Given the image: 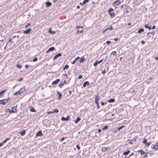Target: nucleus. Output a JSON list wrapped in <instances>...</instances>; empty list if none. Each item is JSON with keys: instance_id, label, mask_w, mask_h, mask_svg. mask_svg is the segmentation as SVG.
I'll use <instances>...</instances> for the list:
<instances>
[{"instance_id": "1", "label": "nucleus", "mask_w": 158, "mask_h": 158, "mask_svg": "<svg viewBox=\"0 0 158 158\" xmlns=\"http://www.w3.org/2000/svg\"><path fill=\"white\" fill-rule=\"evenodd\" d=\"M17 106H13L12 107V110L10 109H8L7 111L9 112L10 113H15L17 112L16 108Z\"/></svg>"}, {"instance_id": "2", "label": "nucleus", "mask_w": 158, "mask_h": 158, "mask_svg": "<svg viewBox=\"0 0 158 158\" xmlns=\"http://www.w3.org/2000/svg\"><path fill=\"white\" fill-rule=\"evenodd\" d=\"M113 10V9L112 8H110L108 10V13L110 14V17L113 18L115 16V14L113 12H111Z\"/></svg>"}, {"instance_id": "3", "label": "nucleus", "mask_w": 158, "mask_h": 158, "mask_svg": "<svg viewBox=\"0 0 158 158\" xmlns=\"http://www.w3.org/2000/svg\"><path fill=\"white\" fill-rule=\"evenodd\" d=\"M9 101H10V99L9 98L0 100V104L5 105L6 103L8 102Z\"/></svg>"}, {"instance_id": "4", "label": "nucleus", "mask_w": 158, "mask_h": 158, "mask_svg": "<svg viewBox=\"0 0 158 158\" xmlns=\"http://www.w3.org/2000/svg\"><path fill=\"white\" fill-rule=\"evenodd\" d=\"M127 141L128 142V144H132L133 142L136 141V138H134L131 139H128Z\"/></svg>"}, {"instance_id": "5", "label": "nucleus", "mask_w": 158, "mask_h": 158, "mask_svg": "<svg viewBox=\"0 0 158 158\" xmlns=\"http://www.w3.org/2000/svg\"><path fill=\"white\" fill-rule=\"evenodd\" d=\"M100 99L99 94H98L95 97V104H97L98 103V100Z\"/></svg>"}, {"instance_id": "6", "label": "nucleus", "mask_w": 158, "mask_h": 158, "mask_svg": "<svg viewBox=\"0 0 158 158\" xmlns=\"http://www.w3.org/2000/svg\"><path fill=\"white\" fill-rule=\"evenodd\" d=\"M110 148L109 147H103L102 148V151L103 152H107L108 150H110Z\"/></svg>"}, {"instance_id": "7", "label": "nucleus", "mask_w": 158, "mask_h": 158, "mask_svg": "<svg viewBox=\"0 0 158 158\" xmlns=\"http://www.w3.org/2000/svg\"><path fill=\"white\" fill-rule=\"evenodd\" d=\"M43 135L42 131L41 130L39 131L36 134L37 137L41 136Z\"/></svg>"}, {"instance_id": "8", "label": "nucleus", "mask_w": 158, "mask_h": 158, "mask_svg": "<svg viewBox=\"0 0 158 158\" xmlns=\"http://www.w3.org/2000/svg\"><path fill=\"white\" fill-rule=\"evenodd\" d=\"M31 30V28H29L26 30L23 31V33L24 34H28L30 33V32Z\"/></svg>"}, {"instance_id": "9", "label": "nucleus", "mask_w": 158, "mask_h": 158, "mask_svg": "<svg viewBox=\"0 0 158 158\" xmlns=\"http://www.w3.org/2000/svg\"><path fill=\"white\" fill-rule=\"evenodd\" d=\"M57 94L58 95V97L57 98V99L58 100H60L61 99V98L62 97V95L59 91H57Z\"/></svg>"}, {"instance_id": "10", "label": "nucleus", "mask_w": 158, "mask_h": 158, "mask_svg": "<svg viewBox=\"0 0 158 158\" xmlns=\"http://www.w3.org/2000/svg\"><path fill=\"white\" fill-rule=\"evenodd\" d=\"M62 56V53H59L58 54L56 55L53 58V60H56L58 57H60Z\"/></svg>"}, {"instance_id": "11", "label": "nucleus", "mask_w": 158, "mask_h": 158, "mask_svg": "<svg viewBox=\"0 0 158 158\" xmlns=\"http://www.w3.org/2000/svg\"><path fill=\"white\" fill-rule=\"evenodd\" d=\"M60 81V79H56L55 81H54L52 82V84L53 85H56Z\"/></svg>"}, {"instance_id": "12", "label": "nucleus", "mask_w": 158, "mask_h": 158, "mask_svg": "<svg viewBox=\"0 0 158 158\" xmlns=\"http://www.w3.org/2000/svg\"><path fill=\"white\" fill-rule=\"evenodd\" d=\"M55 49V48L54 47H51L49 48L46 51V52L47 53H48L54 50Z\"/></svg>"}, {"instance_id": "13", "label": "nucleus", "mask_w": 158, "mask_h": 158, "mask_svg": "<svg viewBox=\"0 0 158 158\" xmlns=\"http://www.w3.org/2000/svg\"><path fill=\"white\" fill-rule=\"evenodd\" d=\"M69 118L70 117L69 116H68L66 118H65L64 117H62L61 118V119L62 121H68L69 119Z\"/></svg>"}, {"instance_id": "14", "label": "nucleus", "mask_w": 158, "mask_h": 158, "mask_svg": "<svg viewBox=\"0 0 158 158\" xmlns=\"http://www.w3.org/2000/svg\"><path fill=\"white\" fill-rule=\"evenodd\" d=\"M26 130H23L22 131H20L19 132L21 135L24 136L26 133Z\"/></svg>"}, {"instance_id": "15", "label": "nucleus", "mask_w": 158, "mask_h": 158, "mask_svg": "<svg viewBox=\"0 0 158 158\" xmlns=\"http://www.w3.org/2000/svg\"><path fill=\"white\" fill-rule=\"evenodd\" d=\"M89 82L88 81H85L83 84V87H85L86 85L89 86Z\"/></svg>"}, {"instance_id": "16", "label": "nucleus", "mask_w": 158, "mask_h": 158, "mask_svg": "<svg viewBox=\"0 0 158 158\" xmlns=\"http://www.w3.org/2000/svg\"><path fill=\"white\" fill-rule=\"evenodd\" d=\"M21 93H22L24 92H26L27 90L24 88H21L19 90Z\"/></svg>"}, {"instance_id": "17", "label": "nucleus", "mask_w": 158, "mask_h": 158, "mask_svg": "<svg viewBox=\"0 0 158 158\" xmlns=\"http://www.w3.org/2000/svg\"><path fill=\"white\" fill-rule=\"evenodd\" d=\"M114 4H116L117 6H118L120 4V0H117L114 2Z\"/></svg>"}, {"instance_id": "18", "label": "nucleus", "mask_w": 158, "mask_h": 158, "mask_svg": "<svg viewBox=\"0 0 158 158\" xmlns=\"http://www.w3.org/2000/svg\"><path fill=\"white\" fill-rule=\"evenodd\" d=\"M151 148L155 150H157L158 149V145H157L156 144L155 145H152L151 146Z\"/></svg>"}, {"instance_id": "19", "label": "nucleus", "mask_w": 158, "mask_h": 158, "mask_svg": "<svg viewBox=\"0 0 158 158\" xmlns=\"http://www.w3.org/2000/svg\"><path fill=\"white\" fill-rule=\"evenodd\" d=\"M45 4L47 7H50L52 5V3L48 1L45 3Z\"/></svg>"}, {"instance_id": "20", "label": "nucleus", "mask_w": 158, "mask_h": 158, "mask_svg": "<svg viewBox=\"0 0 158 158\" xmlns=\"http://www.w3.org/2000/svg\"><path fill=\"white\" fill-rule=\"evenodd\" d=\"M83 32V30H81V29H80V28L78 29V30H77L76 32L78 34H80L82 33Z\"/></svg>"}, {"instance_id": "21", "label": "nucleus", "mask_w": 158, "mask_h": 158, "mask_svg": "<svg viewBox=\"0 0 158 158\" xmlns=\"http://www.w3.org/2000/svg\"><path fill=\"white\" fill-rule=\"evenodd\" d=\"M130 152V150H127V152H124L123 153V155L125 156L127 155Z\"/></svg>"}, {"instance_id": "22", "label": "nucleus", "mask_w": 158, "mask_h": 158, "mask_svg": "<svg viewBox=\"0 0 158 158\" xmlns=\"http://www.w3.org/2000/svg\"><path fill=\"white\" fill-rule=\"evenodd\" d=\"M7 91L6 89H5L2 90V91L0 92V96H2L4 94V93L6 92Z\"/></svg>"}, {"instance_id": "23", "label": "nucleus", "mask_w": 158, "mask_h": 158, "mask_svg": "<svg viewBox=\"0 0 158 158\" xmlns=\"http://www.w3.org/2000/svg\"><path fill=\"white\" fill-rule=\"evenodd\" d=\"M138 152H140V154L141 156L143 155L146 154L147 153H145L144 152L143 150H138L137 151Z\"/></svg>"}, {"instance_id": "24", "label": "nucleus", "mask_w": 158, "mask_h": 158, "mask_svg": "<svg viewBox=\"0 0 158 158\" xmlns=\"http://www.w3.org/2000/svg\"><path fill=\"white\" fill-rule=\"evenodd\" d=\"M113 58L114 56H111V55H110L109 57V60L108 61L109 62L112 61L113 60Z\"/></svg>"}, {"instance_id": "25", "label": "nucleus", "mask_w": 158, "mask_h": 158, "mask_svg": "<svg viewBox=\"0 0 158 158\" xmlns=\"http://www.w3.org/2000/svg\"><path fill=\"white\" fill-rule=\"evenodd\" d=\"M144 27L146 28H148L149 30H150L151 29V26H149L148 24H146V23L145 24Z\"/></svg>"}, {"instance_id": "26", "label": "nucleus", "mask_w": 158, "mask_h": 158, "mask_svg": "<svg viewBox=\"0 0 158 158\" xmlns=\"http://www.w3.org/2000/svg\"><path fill=\"white\" fill-rule=\"evenodd\" d=\"M144 30L143 28H140L139 29L138 31V32L139 34H140L141 32H143Z\"/></svg>"}, {"instance_id": "27", "label": "nucleus", "mask_w": 158, "mask_h": 158, "mask_svg": "<svg viewBox=\"0 0 158 158\" xmlns=\"http://www.w3.org/2000/svg\"><path fill=\"white\" fill-rule=\"evenodd\" d=\"M85 59L83 57H81V59H80L79 61L80 63H83L84 60H85Z\"/></svg>"}, {"instance_id": "28", "label": "nucleus", "mask_w": 158, "mask_h": 158, "mask_svg": "<svg viewBox=\"0 0 158 158\" xmlns=\"http://www.w3.org/2000/svg\"><path fill=\"white\" fill-rule=\"evenodd\" d=\"M81 118L79 117H77L75 122V123H78L81 120Z\"/></svg>"}, {"instance_id": "29", "label": "nucleus", "mask_w": 158, "mask_h": 158, "mask_svg": "<svg viewBox=\"0 0 158 158\" xmlns=\"http://www.w3.org/2000/svg\"><path fill=\"white\" fill-rule=\"evenodd\" d=\"M49 33L52 34H55L56 33V32L55 31H52L50 29H49L48 31Z\"/></svg>"}, {"instance_id": "30", "label": "nucleus", "mask_w": 158, "mask_h": 158, "mask_svg": "<svg viewBox=\"0 0 158 158\" xmlns=\"http://www.w3.org/2000/svg\"><path fill=\"white\" fill-rule=\"evenodd\" d=\"M115 101L114 99L111 98L110 100L108 101V102L109 103H111L112 102H114Z\"/></svg>"}, {"instance_id": "31", "label": "nucleus", "mask_w": 158, "mask_h": 158, "mask_svg": "<svg viewBox=\"0 0 158 158\" xmlns=\"http://www.w3.org/2000/svg\"><path fill=\"white\" fill-rule=\"evenodd\" d=\"M21 94V93H20L19 90L18 91L15 92L14 93V95H17L18 94Z\"/></svg>"}, {"instance_id": "32", "label": "nucleus", "mask_w": 158, "mask_h": 158, "mask_svg": "<svg viewBox=\"0 0 158 158\" xmlns=\"http://www.w3.org/2000/svg\"><path fill=\"white\" fill-rule=\"evenodd\" d=\"M64 84L63 83V82L61 81L59 85L58 86L60 88H61L62 86H63Z\"/></svg>"}, {"instance_id": "33", "label": "nucleus", "mask_w": 158, "mask_h": 158, "mask_svg": "<svg viewBox=\"0 0 158 158\" xmlns=\"http://www.w3.org/2000/svg\"><path fill=\"white\" fill-rule=\"evenodd\" d=\"M30 110L32 112H36L35 108L33 107H31L30 109Z\"/></svg>"}, {"instance_id": "34", "label": "nucleus", "mask_w": 158, "mask_h": 158, "mask_svg": "<svg viewBox=\"0 0 158 158\" xmlns=\"http://www.w3.org/2000/svg\"><path fill=\"white\" fill-rule=\"evenodd\" d=\"M69 68V65L67 64L64 66V67L63 68V70H64L66 69H67Z\"/></svg>"}, {"instance_id": "35", "label": "nucleus", "mask_w": 158, "mask_h": 158, "mask_svg": "<svg viewBox=\"0 0 158 158\" xmlns=\"http://www.w3.org/2000/svg\"><path fill=\"white\" fill-rule=\"evenodd\" d=\"M59 112V110L57 109H54V111H53V112L54 113H57Z\"/></svg>"}, {"instance_id": "36", "label": "nucleus", "mask_w": 158, "mask_h": 158, "mask_svg": "<svg viewBox=\"0 0 158 158\" xmlns=\"http://www.w3.org/2000/svg\"><path fill=\"white\" fill-rule=\"evenodd\" d=\"M89 0H84L83 1V4H85L86 2H88Z\"/></svg>"}, {"instance_id": "37", "label": "nucleus", "mask_w": 158, "mask_h": 158, "mask_svg": "<svg viewBox=\"0 0 158 158\" xmlns=\"http://www.w3.org/2000/svg\"><path fill=\"white\" fill-rule=\"evenodd\" d=\"M16 66L17 67H18L19 69H21L22 66L21 65H19V64H17L16 65Z\"/></svg>"}, {"instance_id": "38", "label": "nucleus", "mask_w": 158, "mask_h": 158, "mask_svg": "<svg viewBox=\"0 0 158 158\" xmlns=\"http://www.w3.org/2000/svg\"><path fill=\"white\" fill-rule=\"evenodd\" d=\"M102 61H103L102 60H101L100 61H96V63H97V64H100V63L102 62Z\"/></svg>"}, {"instance_id": "39", "label": "nucleus", "mask_w": 158, "mask_h": 158, "mask_svg": "<svg viewBox=\"0 0 158 158\" xmlns=\"http://www.w3.org/2000/svg\"><path fill=\"white\" fill-rule=\"evenodd\" d=\"M124 127V126H122L119 127H118V131H120V130L121 129H122L123 127Z\"/></svg>"}, {"instance_id": "40", "label": "nucleus", "mask_w": 158, "mask_h": 158, "mask_svg": "<svg viewBox=\"0 0 158 158\" xmlns=\"http://www.w3.org/2000/svg\"><path fill=\"white\" fill-rule=\"evenodd\" d=\"M116 53V51H113L111 52V53L110 55H111V56H112V55H113V56H114V55Z\"/></svg>"}, {"instance_id": "41", "label": "nucleus", "mask_w": 158, "mask_h": 158, "mask_svg": "<svg viewBox=\"0 0 158 158\" xmlns=\"http://www.w3.org/2000/svg\"><path fill=\"white\" fill-rule=\"evenodd\" d=\"M108 128V126L107 125H106L105 127L102 128V130H105L106 129Z\"/></svg>"}, {"instance_id": "42", "label": "nucleus", "mask_w": 158, "mask_h": 158, "mask_svg": "<svg viewBox=\"0 0 158 158\" xmlns=\"http://www.w3.org/2000/svg\"><path fill=\"white\" fill-rule=\"evenodd\" d=\"M17 37L16 36H13L11 38H10L8 42L11 41L12 40V39H13L14 38H16Z\"/></svg>"}, {"instance_id": "43", "label": "nucleus", "mask_w": 158, "mask_h": 158, "mask_svg": "<svg viewBox=\"0 0 158 158\" xmlns=\"http://www.w3.org/2000/svg\"><path fill=\"white\" fill-rule=\"evenodd\" d=\"M38 60V58L36 57H35L33 59V61L34 62H36Z\"/></svg>"}, {"instance_id": "44", "label": "nucleus", "mask_w": 158, "mask_h": 158, "mask_svg": "<svg viewBox=\"0 0 158 158\" xmlns=\"http://www.w3.org/2000/svg\"><path fill=\"white\" fill-rule=\"evenodd\" d=\"M106 29H107V30L110 29L111 30L113 29V28H112V27L110 26L109 27H107L106 28Z\"/></svg>"}, {"instance_id": "45", "label": "nucleus", "mask_w": 158, "mask_h": 158, "mask_svg": "<svg viewBox=\"0 0 158 158\" xmlns=\"http://www.w3.org/2000/svg\"><path fill=\"white\" fill-rule=\"evenodd\" d=\"M143 143H147V139H144L143 141Z\"/></svg>"}, {"instance_id": "46", "label": "nucleus", "mask_w": 158, "mask_h": 158, "mask_svg": "<svg viewBox=\"0 0 158 158\" xmlns=\"http://www.w3.org/2000/svg\"><path fill=\"white\" fill-rule=\"evenodd\" d=\"M153 33V32H148L147 33V35H149V36H151V34H152Z\"/></svg>"}, {"instance_id": "47", "label": "nucleus", "mask_w": 158, "mask_h": 158, "mask_svg": "<svg viewBox=\"0 0 158 158\" xmlns=\"http://www.w3.org/2000/svg\"><path fill=\"white\" fill-rule=\"evenodd\" d=\"M111 42L110 41H107L106 42V44H109L111 43Z\"/></svg>"}, {"instance_id": "48", "label": "nucleus", "mask_w": 158, "mask_h": 158, "mask_svg": "<svg viewBox=\"0 0 158 158\" xmlns=\"http://www.w3.org/2000/svg\"><path fill=\"white\" fill-rule=\"evenodd\" d=\"M102 74H105L106 73V71L105 70H102L101 72Z\"/></svg>"}, {"instance_id": "49", "label": "nucleus", "mask_w": 158, "mask_h": 158, "mask_svg": "<svg viewBox=\"0 0 158 158\" xmlns=\"http://www.w3.org/2000/svg\"><path fill=\"white\" fill-rule=\"evenodd\" d=\"M76 147L78 149H80V147L79 145L78 144H77L76 145Z\"/></svg>"}, {"instance_id": "50", "label": "nucleus", "mask_w": 158, "mask_h": 158, "mask_svg": "<svg viewBox=\"0 0 158 158\" xmlns=\"http://www.w3.org/2000/svg\"><path fill=\"white\" fill-rule=\"evenodd\" d=\"M146 145L147 146H149L151 144V142H148V143H147Z\"/></svg>"}, {"instance_id": "51", "label": "nucleus", "mask_w": 158, "mask_h": 158, "mask_svg": "<svg viewBox=\"0 0 158 158\" xmlns=\"http://www.w3.org/2000/svg\"><path fill=\"white\" fill-rule=\"evenodd\" d=\"M134 154V152H132L129 156V157H130V156H133Z\"/></svg>"}, {"instance_id": "52", "label": "nucleus", "mask_w": 158, "mask_h": 158, "mask_svg": "<svg viewBox=\"0 0 158 158\" xmlns=\"http://www.w3.org/2000/svg\"><path fill=\"white\" fill-rule=\"evenodd\" d=\"M146 154L144 156H143V158H147L148 157V155H147V153L146 154Z\"/></svg>"}, {"instance_id": "53", "label": "nucleus", "mask_w": 158, "mask_h": 158, "mask_svg": "<svg viewBox=\"0 0 158 158\" xmlns=\"http://www.w3.org/2000/svg\"><path fill=\"white\" fill-rule=\"evenodd\" d=\"M97 105V108L98 109H99L100 106L98 104V103H97V104H96Z\"/></svg>"}, {"instance_id": "54", "label": "nucleus", "mask_w": 158, "mask_h": 158, "mask_svg": "<svg viewBox=\"0 0 158 158\" xmlns=\"http://www.w3.org/2000/svg\"><path fill=\"white\" fill-rule=\"evenodd\" d=\"M80 58V57H79V56H78L77 57V58H76L75 59V60L76 61L77 60H78Z\"/></svg>"}, {"instance_id": "55", "label": "nucleus", "mask_w": 158, "mask_h": 158, "mask_svg": "<svg viewBox=\"0 0 158 158\" xmlns=\"http://www.w3.org/2000/svg\"><path fill=\"white\" fill-rule=\"evenodd\" d=\"M23 80V77H21V78H20V79H19L18 80V81H22Z\"/></svg>"}, {"instance_id": "56", "label": "nucleus", "mask_w": 158, "mask_h": 158, "mask_svg": "<svg viewBox=\"0 0 158 158\" xmlns=\"http://www.w3.org/2000/svg\"><path fill=\"white\" fill-rule=\"evenodd\" d=\"M82 75H79L78 77V78L79 79H81L82 78Z\"/></svg>"}, {"instance_id": "57", "label": "nucleus", "mask_w": 158, "mask_h": 158, "mask_svg": "<svg viewBox=\"0 0 158 158\" xmlns=\"http://www.w3.org/2000/svg\"><path fill=\"white\" fill-rule=\"evenodd\" d=\"M118 129L117 130H114V133H117V132H118Z\"/></svg>"}, {"instance_id": "58", "label": "nucleus", "mask_w": 158, "mask_h": 158, "mask_svg": "<svg viewBox=\"0 0 158 158\" xmlns=\"http://www.w3.org/2000/svg\"><path fill=\"white\" fill-rule=\"evenodd\" d=\"M76 61L75 60L73 61L72 62V64H75Z\"/></svg>"}, {"instance_id": "59", "label": "nucleus", "mask_w": 158, "mask_h": 158, "mask_svg": "<svg viewBox=\"0 0 158 158\" xmlns=\"http://www.w3.org/2000/svg\"><path fill=\"white\" fill-rule=\"evenodd\" d=\"M65 139V138H64V137H63V138H62L61 139H60V141H64V140Z\"/></svg>"}, {"instance_id": "60", "label": "nucleus", "mask_w": 158, "mask_h": 158, "mask_svg": "<svg viewBox=\"0 0 158 158\" xmlns=\"http://www.w3.org/2000/svg\"><path fill=\"white\" fill-rule=\"evenodd\" d=\"M156 28V26L155 25H153L152 26V29H154Z\"/></svg>"}, {"instance_id": "61", "label": "nucleus", "mask_w": 158, "mask_h": 158, "mask_svg": "<svg viewBox=\"0 0 158 158\" xmlns=\"http://www.w3.org/2000/svg\"><path fill=\"white\" fill-rule=\"evenodd\" d=\"M97 64L96 62L94 64V66H96L97 65Z\"/></svg>"}, {"instance_id": "62", "label": "nucleus", "mask_w": 158, "mask_h": 158, "mask_svg": "<svg viewBox=\"0 0 158 158\" xmlns=\"http://www.w3.org/2000/svg\"><path fill=\"white\" fill-rule=\"evenodd\" d=\"M80 26H77L76 27V28L79 29V28H80Z\"/></svg>"}, {"instance_id": "63", "label": "nucleus", "mask_w": 158, "mask_h": 158, "mask_svg": "<svg viewBox=\"0 0 158 158\" xmlns=\"http://www.w3.org/2000/svg\"><path fill=\"white\" fill-rule=\"evenodd\" d=\"M105 105V103L104 102H101V105L102 106H104Z\"/></svg>"}, {"instance_id": "64", "label": "nucleus", "mask_w": 158, "mask_h": 158, "mask_svg": "<svg viewBox=\"0 0 158 158\" xmlns=\"http://www.w3.org/2000/svg\"><path fill=\"white\" fill-rule=\"evenodd\" d=\"M119 40V39L118 38H115L114 39V40L115 41H118Z\"/></svg>"}]
</instances>
